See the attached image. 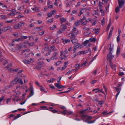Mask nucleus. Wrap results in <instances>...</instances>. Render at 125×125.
Listing matches in <instances>:
<instances>
[{
    "label": "nucleus",
    "instance_id": "5fc2aeb1",
    "mask_svg": "<svg viewBox=\"0 0 125 125\" xmlns=\"http://www.w3.org/2000/svg\"><path fill=\"white\" fill-rule=\"evenodd\" d=\"M51 38V37L50 36L47 37L46 39H45V40L46 41H48L49 39H50Z\"/></svg>",
    "mask_w": 125,
    "mask_h": 125
},
{
    "label": "nucleus",
    "instance_id": "49530a36",
    "mask_svg": "<svg viewBox=\"0 0 125 125\" xmlns=\"http://www.w3.org/2000/svg\"><path fill=\"white\" fill-rule=\"evenodd\" d=\"M30 52V50L29 49L25 50H23L22 52V53H23L24 52H26V53L29 52Z\"/></svg>",
    "mask_w": 125,
    "mask_h": 125
},
{
    "label": "nucleus",
    "instance_id": "f03ea898",
    "mask_svg": "<svg viewBox=\"0 0 125 125\" xmlns=\"http://www.w3.org/2000/svg\"><path fill=\"white\" fill-rule=\"evenodd\" d=\"M77 33V31H76V28H74L73 29L71 33L68 34V36H73V37L74 38L75 37V35Z\"/></svg>",
    "mask_w": 125,
    "mask_h": 125
},
{
    "label": "nucleus",
    "instance_id": "864d4df0",
    "mask_svg": "<svg viewBox=\"0 0 125 125\" xmlns=\"http://www.w3.org/2000/svg\"><path fill=\"white\" fill-rule=\"evenodd\" d=\"M102 4L100 1L99 3V9L102 8Z\"/></svg>",
    "mask_w": 125,
    "mask_h": 125
},
{
    "label": "nucleus",
    "instance_id": "f257e3e1",
    "mask_svg": "<svg viewBox=\"0 0 125 125\" xmlns=\"http://www.w3.org/2000/svg\"><path fill=\"white\" fill-rule=\"evenodd\" d=\"M25 24L24 22H19L17 24L13 26V28L15 29H19L21 27L24 26Z\"/></svg>",
    "mask_w": 125,
    "mask_h": 125
},
{
    "label": "nucleus",
    "instance_id": "2eb2a0df",
    "mask_svg": "<svg viewBox=\"0 0 125 125\" xmlns=\"http://www.w3.org/2000/svg\"><path fill=\"white\" fill-rule=\"evenodd\" d=\"M91 20L90 18H88L87 20H86L85 21L83 22H82L81 23V25L82 26H84L87 24V22L89 21H91Z\"/></svg>",
    "mask_w": 125,
    "mask_h": 125
},
{
    "label": "nucleus",
    "instance_id": "9b49d317",
    "mask_svg": "<svg viewBox=\"0 0 125 125\" xmlns=\"http://www.w3.org/2000/svg\"><path fill=\"white\" fill-rule=\"evenodd\" d=\"M119 6V7H123L122 5L123 4L125 0H118Z\"/></svg>",
    "mask_w": 125,
    "mask_h": 125
},
{
    "label": "nucleus",
    "instance_id": "6e6552de",
    "mask_svg": "<svg viewBox=\"0 0 125 125\" xmlns=\"http://www.w3.org/2000/svg\"><path fill=\"white\" fill-rule=\"evenodd\" d=\"M73 36H68L70 37L71 39V41L73 43H76L77 42V40L75 38L76 36L75 35V37H73Z\"/></svg>",
    "mask_w": 125,
    "mask_h": 125
},
{
    "label": "nucleus",
    "instance_id": "c756f323",
    "mask_svg": "<svg viewBox=\"0 0 125 125\" xmlns=\"http://www.w3.org/2000/svg\"><path fill=\"white\" fill-rule=\"evenodd\" d=\"M53 19H54L53 18H52L49 19L47 21V24H49L50 23L52 22L53 21Z\"/></svg>",
    "mask_w": 125,
    "mask_h": 125
},
{
    "label": "nucleus",
    "instance_id": "a878e982",
    "mask_svg": "<svg viewBox=\"0 0 125 125\" xmlns=\"http://www.w3.org/2000/svg\"><path fill=\"white\" fill-rule=\"evenodd\" d=\"M120 52V48L119 46H118L117 48L116 51V54L117 55H119Z\"/></svg>",
    "mask_w": 125,
    "mask_h": 125
},
{
    "label": "nucleus",
    "instance_id": "9d476101",
    "mask_svg": "<svg viewBox=\"0 0 125 125\" xmlns=\"http://www.w3.org/2000/svg\"><path fill=\"white\" fill-rule=\"evenodd\" d=\"M68 63V61H66L64 62L63 66L62 67H60L58 68V69L61 71H62L64 69L67 67V64Z\"/></svg>",
    "mask_w": 125,
    "mask_h": 125
},
{
    "label": "nucleus",
    "instance_id": "4be33fe9",
    "mask_svg": "<svg viewBox=\"0 0 125 125\" xmlns=\"http://www.w3.org/2000/svg\"><path fill=\"white\" fill-rule=\"evenodd\" d=\"M67 27L65 25H63L61 26L60 29L63 31H64L66 29Z\"/></svg>",
    "mask_w": 125,
    "mask_h": 125
},
{
    "label": "nucleus",
    "instance_id": "0e129e2a",
    "mask_svg": "<svg viewBox=\"0 0 125 125\" xmlns=\"http://www.w3.org/2000/svg\"><path fill=\"white\" fill-rule=\"evenodd\" d=\"M124 75V73L123 72H120L118 73V75L119 76H122Z\"/></svg>",
    "mask_w": 125,
    "mask_h": 125
},
{
    "label": "nucleus",
    "instance_id": "72a5a7b5",
    "mask_svg": "<svg viewBox=\"0 0 125 125\" xmlns=\"http://www.w3.org/2000/svg\"><path fill=\"white\" fill-rule=\"evenodd\" d=\"M70 42V40L69 39H65L63 41V43L65 44L69 43Z\"/></svg>",
    "mask_w": 125,
    "mask_h": 125
},
{
    "label": "nucleus",
    "instance_id": "dca6fc26",
    "mask_svg": "<svg viewBox=\"0 0 125 125\" xmlns=\"http://www.w3.org/2000/svg\"><path fill=\"white\" fill-rule=\"evenodd\" d=\"M55 11V10L51 11L49 13L47 14L48 16L49 17H51L52 15H54V13Z\"/></svg>",
    "mask_w": 125,
    "mask_h": 125
},
{
    "label": "nucleus",
    "instance_id": "f3484780",
    "mask_svg": "<svg viewBox=\"0 0 125 125\" xmlns=\"http://www.w3.org/2000/svg\"><path fill=\"white\" fill-rule=\"evenodd\" d=\"M113 48V46H111V44H110L108 45L107 49L109 50L110 52H111L112 51Z\"/></svg>",
    "mask_w": 125,
    "mask_h": 125
},
{
    "label": "nucleus",
    "instance_id": "0eeeda50",
    "mask_svg": "<svg viewBox=\"0 0 125 125\" xmlns=\"http://www.w3.org/2000/svg\"><path fill=\"white\" fill-rule=\"evenodd\" d=\"M91 51V50L90 49L88 48V51H81L77 53V55H80L81 54H84L86 53L90 52Z\"/></svg>",
    "mask_w": 125,
    "mask_h": 125
},
{
    "label": "nucleus",
    "instance_id": "09e8293b",
    "mask_svg": "<svg viewBox=\"0 0 125 125\" xmlns=\"http://www.w3.org/2000/svg\"><path fill=\"white\" fill-rule=\"evenodd\" d=\"M49 110L51 111V112H52L53 113H56L58 112V111L56 110H51L49 109Z\"/></svg>",
    "mask_w": 125,
    "mask_h": 125
},
{
    "label": "nucleus",
    "instance_id": "c9c22d12",
    "mask_svg": "<svg viewBox=\"0 0 125 125\" xmlns=\"http://www.w3.org/2000/svg\"><path fill=\"white\" fill-rule=\"evenodd\" d=\"M87 60H86L85 61V62H84V63H82L81 65V67H85L86 66V64L87 63Z\"/></svg>",
    "mask_w": 125,
    "mask_h": 125
},
{
    "label": "nucleus",
    "instance_id": "13d9d810",
    "mask_svg": "<svg viewBox=\"0 0 125 125\" xmlns=\"http://www.w3.org/2000/svg\"><path fill=\"white\" fill-rule=\"evenodd\" d=\"M67 110H65L63 111L62 113V114H64V115H65L66 114L67 115Z\"/></svg>",
    "mask_w": 125,
    "mask_h": 125
},
{
    "label": "nucleus",
    "instance_id": "20e7f679",
    "mask_svg": "<svg viewBox=\"0 0 125 125\" xmlns=\"http://www.w3.org/2000/svg\"><path fill=\"white\" fill-rule=\"evenodd\" d=\"M84 117L86 118V120L85 121V122H87L88 123H94L95 122V120H93L90 121H88L89 120H90L92 117L90 116H87L86 115H84Z\"/></svg>",
    "mask_w": 125,
    "mask_h": 125
},
{
    "label": "nucleus",
    "instance_id": "052dcab7",
    "mask_svg": "<svg viewBox=\"0 0 125 125\" xmlns=\"http://www.w3.org/2000/svg\"><path fill=\"white\" fill-rule=\"evenodd\" d=\"M100 10L102 14H104V11L102 9V8H100Z\"/></svg>",
    "mask_w": 125,
    "mask_h": 125
},
{
    "label": "nucleus",
    "instance_id": "393cba45",
    "mask_svg": "<svg viewBox=\"0 0 125 125\" xmlns=\"http://www.w3.org/2000/svg\"><path fill=\"white\" fill-rule=\"evenodd\" d=\"M96 90H98V91H99V92H102V93H103L105 95V96H106V95L104 93V92L102 90H100V89L99 88H96V89H93L92 91H95Z\"/></svg>",
    "mask_w": 125,
    "mask_h": 125
},
{
    "label": "nucleus",
    "instance_id": "4c0bfd02",
    "mask_svg": "<svg viewBox=\"0 0 125 125\" xmlns=\"http://www.w3.org/2000/svg\"><path fill=\"white\" fill-rule=\"evenodd\" d=\"M89 40H90V42H95L96 40V39L95 38H91L89 39Z\"/></svg>",
    "mask_w": 125,
    "mask_h": 125
},
{
    "label": "nucleus",
    "instance_id": "412c9836",
    "mask_svg": "<svg viewBox=\"0 0 125 125\" xmlns=\"http://www.w3.org/2000/svg\"><path fill=\"white\" fill-rule=\"evenodd\" d=\"M22 61L25 64H30L31 62V61L26 59L23 60Z\"/></svg>",
    "mask_w": 125,
    "mask_h": 125
},
{
    "label": "nucleus",
    "instance_id": "7c9ffc66",
    "mask_svg": "<svg viewBox=\"0 0 125 125\" xmlns=\"http://www.w3.org/2000/svg\"><path fill=\"white\" fill-rule=\"evenodd\" d=\"M18 48L19 49H20L22 48L23 44L22 43H20L18 45Z\"/></svg>",
    "mask_w": 125,
    "mask_h": 125
},
{
    "label": "nucleus",
    "instance_id": "6e6d98bb",
    "mask_svg": "<svg viewBox=\"0 0 125 125\" xmlns=\"http://www.w3.org/2000/svg\"><path fill=\"white\" fill-rule=\"evenodd\" d=\"M48 69L49 70H54V68L53 66L51 67L49 66L48 68Z\"/></svg>",
    "mask_w": 125,
    "mask_h": 125
},
{
    "label": "nucleus",
    "instance_id": "338daca9",
    "mask_svg": "<svg viewBox=\"0 0 125 125\" xmlns=\"http://www.w3.org/2000/svg\"><path fill=\"white\" fill-rule=\"evenodd\" d=\"M90 42V40H87L85 41H84V42L83 43L84 44H87L88 43Z\"/></svg>",
    "mask_w": 125,
    "mask_h": 125
},
{
    "label": "nucleus",
    "instance_id": "a19ab883",
    "mask_svg": "<svg viewBox=\"0 0 125 125\" xmlns=\"http://www.w3.org/2000/svg\"><path fill=\"white\" fill-rule=\"evenodd\" d=\"M63 31L61 29H59L57 32V34H59L62 33Z\"/></svg>",
    "mask_w": 125,
    "mask_h": 125
},
{
    "label": "nucleus",
    "instance_id": "39448f33",
    "mask_svg": "<svg viewBox=\"0 0 125 125\" xmlns=\"http://www.w3.org/2000/svg\"><path fill=\"white\" fill-rule=\"evenodd\" d=\"M12 81L13 82H15L16 83H18L21 85H22L23 84L21 79L19 77L16 78Z\"/></svg>",
    "mask_w": 125,
    "mask_h": 125
},
{
    "label": "nucleus",
    "instance_id": "f8f14e48",
    "mask_svg": "<svg viewBox=\"0 0 125 125\" xmlns=\"http://www.w3.org/2000/svg\"><path fill=\"white\" fill-rule=\"evenodd\" d=\"M55 86L58 89H61L65 87L63 85H61L59 83H55Z\"/></svg>",
    "mask_w": 125,
    "mask_h": 125
},
{
    "label": "nucleus",
    "instance_id": "bb28decb",
    "mask_svg": "<svg viewBox=\"0 0 125 125\" xmlns=\"http://www.w3.org/2000/svg\"><path fill=\"white\" fill-rule=\"evenodd\" d=\"M0 18L1 19H5L7 18L6 16L5 15H1L0 16Z\"/></svg>",
    "mask_w": 125,
    "mask_h": 125
},
{
    "label": "nucleus",
    "instance_id": "774afa93",
    "mask_svg": "<svg viewBox=\"0 0 125 125\" xmlns=\"http://www.w3.org/2000/svg\"><path fill=\"white\" fill-rule=\"evenodd\" d=\"M23 17H24L22 15H19L18 16V17H17V18L19 19V18H20Z\"/></svg>",
    "mask_w": 125,
    "mask_h": 125
},
{
    "label": "nucleus",
    "instance_id": "5701e85b",
    "mask_svg": "<svg viewBox=\"0 0 125 125\" xmlns=\"http://www.w3.org/2000/svg\"><path fill=\"white\" fill-rule=\"evenodd\" d=\"M43 27H37L35 29L36 31H39L43 30Z\"/></svg>",
    "mask_w": 125,
    "mask_h": 125
},
{
    "label": "nucleus",
    "instance_id": "7ed1b4c3",
    "mask_svg": "<svg viewBox=\"0 0 125 125\" xmlns=\"http://www.w3.org/2000/svg\"><path fill=\"white\" fill-rule=\"evenodd\" d=\"M58 53L56 52H54L52 55V56L51 57V60H54L57 59L58 58Z\"/></svg>",
    "mask_w": 125,
    "mask_h": 125
},
{
    "label": "nucleus",
    "instance_id": "ddd939ff",
    "mask_svg": "<svg viewBox=\"0 0 125 125\" xmlns=\"http://www.w3.org/2000/svg\"><path fill=\"white\" fill-rule=\"evenodd\" d=\"M114 29V28L113 27H112L111 28L109 34L107 37V39H109L110 37H111L112 35V32Z\"/></svg>",
    "mask_w": 125,
    "mask_h": 125
},
{
    "label": "nucleus",
    "instance_id": "4d7b16f0",
    "mask_svg": "<svg viewBox=\"0 0 125 125\" xmlns=\"http://www.w3.org/2000/svg\"><path fill=\"white\" fill-rule=\"evenodd\" d=\"M74 70H72L71 71H69L68 72H67L66 74V75H68L70 73H71Z\"/></svg>",
    "mask_w": 125,
    "mask_h": 125
},
{
    "label": "nucleus",
    "instance_id": "e433bc0d",
    "mask_svg": "<svg viewBox=\"0 0 125 125\" xmlns=\"http://www.w3.org/2000/svg\"><path fill=\"white\" fill-rule=\"evenodd\" d=\"M73 113V112L72 111H67V115H71Z\"/></svg>",
    "mask_w": 125,
    "mask_h": 125
},
{
    "label": "nucleus",
    "instance_id": "58836bf2",
    "mask_svg": "<svg viewBox=\"0 0 125 125\" xmlns=\"http://www.w3.org/2000/svg\"><path fill=\"white\" fill-rule=\"evenodd\" d=\"M47 107V106H41V109H46L49 110V109L46 108Z\"/></svg>",
    "mask_w": 125,
    "mask_h": 125
},
{
    "label": "nucleus",
    "instance_id": "6ab92c4d",
    "mask_svg": "<svg viewBox=\"0 0 125 125\" xmlns=\"http://www.w3.org/2000/svg\"><path fill=\"white\" fill-rule=\"evenodd\" d=\"M9 72H12L14 71L15 72H17L19 70V69H14L13 68H10L8 69L7 70Z\"/></svg>",
    "mask_w": 125,
    "mask_h": 125
},
{
    "label": "nucleus",
    "instance_id": "37998d69",
    "mask_svg": "<svg viewBox=\"0 0 125 125\" xmlns=\"http://www.w3.org/2000/svg\"><path fill=\"white\" fill-rule=\"evenodd\" d=\"M120 10L119 7H116L115 9V11L116 13H117Z\"/></svg>",
    "mask_w": 125,
    "mask_h": 125
},
{
    "label": "nucleus",
    "instance_id": "f704fd0d",
    "mask_svg": "<svg viewBox=\"0 0 125 125\" xmlns=\"http://www.w3.org/2000/svg\"><path fill=\"white\" fill-rule=\"evenodd\" d=\"M26 44H28L29 46H32L34 45V43L33 42L29 43L28 42H26Z\"/></svg>",
    "mask_w": 125,
    "mask_h": 125
},
{
    "label": "nucleus",
    "instance_id": "69168bd1",
    "mask_svg": "<svg viewBox=\"0 0 125 125\" xmlns=\"http://www.w3.org/2000/svg\"><path fill=\"white\" fill-rule=\"evenodd\" d=\"M104 102L103 101H99L98 102V104L100 105L103 104L104 103Z\"/></svg>",
    "mask_w": 125,
    "mask_h": 125
},
{
    "label": "nucleus",
    "instance_id": "bf43d9fd",
    "mask_svg": "<svg viewBox=\"0 0 125 125\" xmlns=\"http://www.w3.org/2000/svg\"><path fill=\"white\" fill-rule=\"evenodd\" d=\"M103 88L104 89V90H105V92L106 93V94H107V89H106V87L105 86V85H104V84H103Z\"/></svg>",
    "mask_w": 125,
    "mask_h": 125
},
{
    "label": "nucleus",
    "instance_id": "473e14b6",
    "mask_svg": "<svg viewBox=\"0 0 125 125\" xmlns=\"http://www.w3.org/2000/svg\"><path fill=\"white\" fill-rule=\"evenodd\" d=\"M56 28V26L55 25H54L52 27H51L50 29L51 30H53Z\"/></svg>",
    "mask_w": 125,
    "mask_h": 125
},
{
    "label": "nucleus",
    "instance_id": "680f3d73",
    "mask_svg": "<svg viewBox=\"0 0 125 125\" xmlns=\"http://www.w3.org/2000/svg\"><path fill=\"white\" fill-rule=\"evenodd\" d=\"M77 48H76L75 47H73V53H75L76 52L77 50Z\"/></svg>",
    "mask_w": 125,
    "mask_h": 125
},
{
    "label": "nucleus",
    "instance_id": "a211bd4d",
    "mask_svg": "<svg viewBox=\"0 0 125 125\" xmlns=\"http://www.w3.org/2000/svg\"><path fill=\"white\" fill-rule=\"evenodd\" d=\"M109 64L110 66L112 69L113 70L114 69L115 70H116L115 67H116L115 65V64H113L112 62H109Z\"/></svg>",
    "mask_w": 125,
    "mask_h": 125
},
{
    "label": "nucleus",
    "instance_id": "79ce46f5",
    "mask_svg": "<svg viewBox=\"0 0 125 125\" xmlns=\"http://www.w3.org/2000/svg\"><path fill=\"white\" fill-rule=\"evenodd\" d=\"M80 65L78 64H77L75 65L76 66L75 70V71L77 70L79 68H80Z\"/></svg>",
    "mask_w": 125,
    "mask_h": 125
},
{
    "label": "nucleus",
    "instance_id": "8fccbe9b",
    "mask_svg": "<svg viewBox=\"0 0 125 125\" xmlns=\"http://www.w3.org/2000/svg\"><path fill=\"white\" fill-rule=\"evenodd\" d=\"M83 29L85 31H89L90 28H87L85 26H84L83 27Z\"/></svg>",
    "mask_w": 125,
    "mask_h": 125
},
{
    "label": "nucleus",
    "instance_id": "c03bdc74",
    "mask_svg": "<svg viewBox=\"0 0 125 125\" xmlns=\"http://www.w3.org/2000/svg\"><path fill=\"white\" fill-rule=\"evenodd\" d=\"M11 66L12 65L11 64L9 63L5 67V68H7V70L9 68V67H11Z\"/></svg>",
    "mask_w": 125,
    "mask_h": 125
},
{
    "label": "nucleus",
    "instance_id": "423d86ee",
    "mask_svg": "<svg viewBox=\"0 0 125 125\" xmlns=\"http://www.w3.org/2000/svg\"><path fill=\"white\" fill-rule=\"evenodd\" d=\"M114 57V56L113 55L112 53H110L108 54L107 56V60L109 62H112L111 60Z\"/></svg>",
    "mask_w": 125,
    "mask_h": 125
},
{
    "label": "nucleus",
    "instance_id": "a18cd8bd",
    "mask_svg": "<svg viewBox=\"0 0 125 125\" xmlns=\"http://www.w3.org/2000/svg\"><path fill=\"white\" fill-rule=\"evenodd\" d=\"M120 36H119V35H118L117 37L116 38L117 42L118 43L119 42L120 40Z\"/></svg>",
    "mask_w": 125,
    "mask_h": 125
},
{
    "label": "nucleus",
    "instance_id": "ea45409f",
    "mask_svg": "<svg viewBox=\"0 0 125 125\" xmlns=\"http://www.w3.org/2000/svg\"><path fill=\"white\" fill-rule=\"evenodd\" d=\"M77 11L76 10H74L72 11V12L71 14V15H73V14H76L77 13Z\"/></svg>",
    "mask_w": 125,
    "mask_h": 125
},
{
    "label": "nucleus",
    "instance_id": "aec40b11",
    "mask_svg": "<svg viewBox=\"0 0 125 125\" xmlns=\"http://www.w3.org/2000/svg\"><path fill=\"white\" fill-rule=\"evenodd\" d=\"M82 22L80 20H78L77 21V22L75 23L74 24V26H77L80 24V23H81Z\"/></svg>",
    "mask_w": 125,
    "mask_h": 125
},
{
    "label": "nucleus",
    "instance_id": "603ef678",
    "mask_svg": "<svg viewBox=\"0 0 125 125\" xmlns=\"http://www.w3.org/2000/svg\"><path fill=\"white\" fill-rule=\"evenodd\" d=\"M40 89L41 90L42 92H44L45 90L44 88L42 86H40Z\"/></svg>",
    "mask_w": 125,
    "mask_h": 125
},
{
    "label": "nucleus",
    "instance_id": "b1692460",
    "mask_svg": "<svg viewBox=\"0 0 125 125\" xmlns=\"http://www.w3.org/2000/svg\"><path fill=\"white\" fill-rule=\"evenodd\" d=\"M60 21L62 23L66 21V19L63 17H62L60 19Z\"/></svg>",
    "mask_w": 125,
    "mask_h": 125
},
{
    "label": "nucleus",
    "instance_id": "2f4dec72",
    "mask_svg": "<svg viewBox=\"0 0 125 125\" xmlns=\"http://www.w3.org/2000/svg\"><path fill=\"white\" fill-rule=\"evenodd\" d=\"M93 30L94 31L95 34H97L99 33V29H93Z\"/></svg>",
    "mask_w": 125,
    "mask_h": 125
},
{
    "label": "nucleus",
    "instance_id": "cd10ccee",
    "mask_svg": "<svg viewBox=\"0 0 125 125\" xmlns=\"http://www.w3.org/2000/svg\"><path fill=\"white\" fill-rule=\"evenodd\" d=\"M33 94V90L32 89H31L30 91V95L29 97L28 96V98H29V97L32 96Z\"/></svg>",
    "mask_w": 125,
    "mask_h": 125
},
{
    "label": "nucleus",
    "instance_id": "1a4fd4ad",
    "mask_svg": "<svg viewBox=\"0 0 125 125\" xmlns=\"http://www.w3.org/2000/svg\"><path fill=\"white\" fill-rule=\"evenodd\" d=\"M73 47L77 49H81L82 47V45L79 43H77L74 44L73 45Z\"/></svg>",
    "mask_w": 125,
    "mask_h": 125
},
{
    "label": "nucleus",
    "instance_id": "c85d7f7f",
    "mask_svg": "<svg viewBox=\"0 0 125 125\" xmlns=\"http://www.w3.org/2000/svg\"><path fill=\"white\" fill-rule=\"evenodd\" d=\"M18 97L17 96H15L13 99V100L14 101H16L17 102H18L19 99H18Z\"/></svg>",
    "mask_w": 125,
    "mask_h": 125
},
{
    "label": "nucleus",
    "instance_id": "4468645a",
    "mask_svg": "<svg viewBox=\"0 0 125 125\" xmlns=\"http://www.w3.org/2000/svg\"><path fill=\"white\" fill-rule=\"evenodd\" d=\"M61 54L60 57L61 58V60H62L63 59L65 58L66 57V54L63 53V51H61Z\"/></svg>",
    "mask_w": 125,
    "mask_h": 125
},
{
    "label": "nucleus",
    "instance_id": "e2e57ef3",
    "mask_svg": "<svg viewBox=\"0 0 125 125\" xmlns=\"http://www.w3.org/2000/svg\"><path fill=\"white\" fill-rule=\"evenodd\" d=\"M5 28L7 31L10 30L11 28V27L9 26L6 27Z\"/></svg>",
    "mask_w": 125,
    "mask_h": 125
},
{
    "label": "nucleus",
    "instance_id": "de8ad7c7",
    "mask_svg": "<svg viewBox=\"0 0 125 125\" xmlns=\"http://www.w3.org/2000/svg\"><path fill=\"white\" fill-rule=\"evenodd\" d=\"M90 34V32H84V34L85 36H87L89 35Z\"/></svg>",
    "mask_w": 125,
    "mask_h": 125
},
{
    "label": "nucleus",
    "instance_id": "3c124183",
    "mask_svg": "<svg viewBox=\"0 0 125 125\" xmlns=\"http://www.w3.org/2000/svg\"><path fill=\"white\" fill-rule=\"evenodd\" d=\"M61 63V61H58L55 63V65L57 66L59 65Z\"/></svg>",
    "mask_w": 125,
    "mask_h": 125
}]
</instances>
